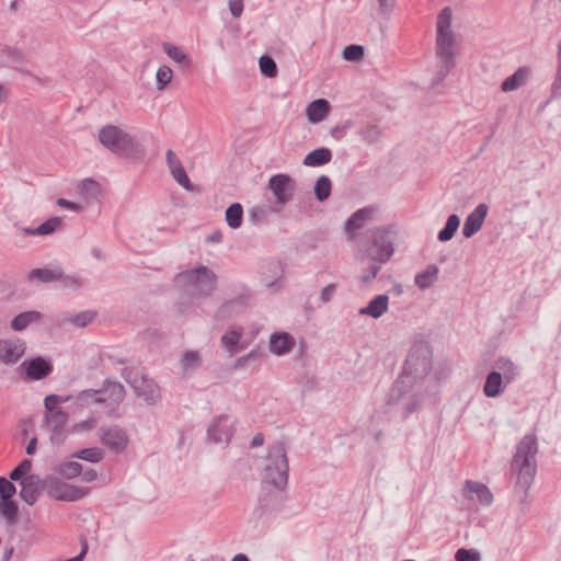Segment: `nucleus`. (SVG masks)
Segmentation results:
<instances>
[{"instance_id": "obj_1", "label": "nucleus", "mask_w": 561, "mask_h": 561, "mask_svg": "<svg viewBox=\"0 0 561 561\" xmlns=\"http://www.w3.org/2000/svg\"><path fill=\"white\" fill-rule=\"evenodd\" d=\"M433 353L428 343L417 341L411 346L401 374L387 393L389 405L398 404L414 385L425 379L432 370Z\"/></svg>"}, {"instance_id": "obj_2", "label": "nucleus", "mask_w": 561, "mask_h": 561, "mask_svg": "<svg viewBox=\"0 0 561 561\" xmlns=\"http://www.w3.org/2000/svg\"><path fill=\"white\" fill-rule=\"evenodd\" d=\"M368 236L370 244L365 249V256L371 263L362 271L360 280L364 284L373 280L379 273L381 265L387 263L394 253V231L390 226L370 229Z\"/></svg>"}, {"instance_id": "obj_3", "label": "nucleus", "mask_w": 561, "mask_h": 561, "mask_svg": "<svg viewBox=\"0 0 561 561\" xmlns=\"http://www.w3.org/2000/svg\"><path fill=\"white\" fill-rule=\"evenodd\" d=\"M538 443L535 435H526L522 438L513 456L511 469L517 473L516 486L526 492L533 484L537 466L536 455Z\"/></svg>"}, {"instance_id": "obj_4", "label": "nucleus", "mask_w": 561, "mask_h": 561, "mask_svg": "<svg viewBox=\"0 0 561 561\" xmlns=\"http://www.w3.org/2000/svg\"><path fill=\"white\" fill-rule=\"evenodd\" d=\"M100 142L110 151L122 158L142 159L144 146L133 136L117 126L106 125L99 131Z\"/></svg>"}, {"instance_id": "obj_5", "label": "nucleus", "mask_w": 561, "mask_h": 561, "mask_svg": "<svg viewBox=\"0 0 561 561\" xmlns=\"http://www.w3.org/2000/svg\"><path fill=\"white\" fill-rule=\"evenodd\" d=\"M268 463L264 469L262 489L284 490L288 482V459L284 443H277L268 451Z\"/></svg>"}, {"instance_id": "obj_6", "label": "nucleus", "mask_w": 561, "mask_h": 561, "mask_svg": "<svg viewBox=\"0 0 561 561\" xmlns=\"http://www.w3.org/2000/svg\"><path fill=\"white\" fill-rule=\"evenodd\" d=\"M175 279L192 288L195 295L208 297L216 290L218 276L208 266L199 264L178 273Z\"/></svg>"}, {"instance_id": "obj_7", "label": "nucleus", "mask_w": 561, "mask_h": 561, "mask_svg": "<svg viewBox=\"0 0 561 561\" xmlns=\"http://www.w3.org/2000/svg\"><path fill=\"white\" fill-rule=\"evenodd\" d=\"M121 375L135 390V393L144 398L148 405H154L161 400L160 388L153 379L129 368H124Z\"/></svg>"}, {"instance_id": "obj_8", "label": "nucleus", "mask_w": 561, "mask_h": 561, "mask_svg": "<svg viewBox=\"0 0 561 561\" xmlns=\"http://www.w3.org/2000/svg\"><path fill=\"white\" fill-rule=\"evenodd\" d=\"M44 490L51 500L60 502H77L90 492V488L71 485L53 474L44 478Z\"/></svg>"}, {"instance_id": "obj_9", "label": "nucleus", "mask_w": 561, "mask_h": 561, "mask_svg": "<svg viewBox=\"0 0 561 561\" xmlns=\"http://www.w3.org/2000/svg\"><path fill=\"white\" fill-rule=\"evenodd\" d=\"M267 187L274 195L275 203L284 206L293 199L295 181L286 173H277L270 178Z\"/></svg>"}, {"instance_id": "obj_10", "label": "nucleus", "mask_w": 561, "mask_h": 561, "mask_svg": "<svg viewBox=\"0 0 561 561\" xmlns=\"http://www.w3.org/2000/svg\"><path fill=\"white\" fill-rule=\"evenodd\" d=\"M100 403H108L111 407L108 415L118 417V405L124 400L126 391L124 386L115 380L105 379L102 388L99 389Z\"/></svg>"}, {"instance_id": "obj_11", "label": "nucleus", "mask_w": 561, "mask_h": 561, "mask_svg": "<svg viewBox=\"0 0 561 561\" xmlns=\"http://www.w3.org/2000/svg\"><path fill=\"white\" fill-rule=\"evenodd\" d=\"M21 368L26 380L36 381L47 378L53 373L54 365L49 358L38 355L25 358Z\"/></svg>"}, {"instance_id": "obj_12", "label": "nucleus", "mask_w": 561, "mask_h": 561, "mask_svg": "<svg viewBox=\"0 0 561 561\" xmlns=\"http://www.w3.org/2000/svg\"><path fill=\"white\" fill-rule=\"evenodd\" d=\"M100 438L102 444L116 454L124 451L128 445V435L118 425L100 427Z\"/></svg>"}, {"instance_id": "obj_13", "label": "nucleus", "mask_w": 561, "mask_h": 561, "mask_svg": "<svg viewBox=\"0 0 561 561\" xmlns=\"http://www.w3.org/2000/svg\"><path fill=\"white\" fill-rule=\"evenodd\" d=\"M234 433L233 423L229 416L221 414L217 416L207 428V438L215 443L229 444Z\"/></svg>"}, {"instance_id": "obj_14", "label": "nucleus", "mask_w": 561, "mask_h": 561, "mask_svg": "<svg viewBox=\"0 0 561 561\" xmlns=\"http://www.w3.org/2000/svg\"><path fill=\"white\" fill-rule=\"evenodd\" d=\"M456 35L455 33L436 34V56L439 64L456 66Z\"/></svg>"}, {"instance_id": "obj_15", "label": "nucleus", "mask_w": 561, "mask_h": 561, "mask_svg": "<svg viewBox=\"0 0 561 561\" xmlns=\"http://www.w3.org/2000/svg\"><path fill=\"white\" fill-rule=\"evenodd\" d=\"M26 344L22 339H0V360L16 363L25 353Z\"/></svg>"}, {"instance_id": "obj_16", "label": "nucleus", "mask_w": 561, "mask_h": 561, "mask_svg": "<svg viewBox=\"0 0 561 561\" xmlns=\"http://www.w3.org/2000/svg\"><path fill=\"white\" fill-rule=\"evenodd\" d=\"M489 206L485 203L479 204L465 219L462 234L469 239L480 231L488 216Z\"/></svg>"}, {"instance_id": "obj_17", "label": "nucleus", "mask_w": 561, "mask_h": 561, "mask_svg": "<svg viewBox=\"0 0 561 561\" xmlns=\"http://www.w3.org/2000/svg\"><path fill=\"white\" fill-rule=\"evenodd\" d=\"M462 495L467 500L477 499L483 506H489L493 502V494L490 489L478 481L466 480L462 489Z\"/></svg>"}, {"instance_id": "obj_18", "label": "nucleus", "mask_w": 561, "mask_h": 561, "mask_svg": "<svg viewBox=\"0 0 561 561\" xmlns=\"http://www.w3.org/2000/svg\"><path fill=\"white\" fill-rule=\"evenodd\" d=\"M22 489L20 491V497L27 504L34 505L38 499L39 491L44 490V478L42 479L38 474H31L26 481L20 483Z\"/></svg>"}, {"instance_id": "obj_19", "label": "nucleus", "mask_w": 561, "mask_h": 561, "mask_svg": "<svg viewBox=\"0 0 561 561\" xmlns=\"http://www.w3.org/2000/svg\"><path fill=\"white\" fill-rule=\"evenodd\" d=\"M294 346L295 339L287 332H274L270 336V351L277 356L290 353Z\"/></svg>"}, {"instance_id": "obj_20", "label": "nucleus", "mask_w": 561, "mask_h": 561, "mask_svg": "<svg viewBox=\"0 0 561 561\" xmlns=\"http://www.w3.org/2000/svg\"><path fill=\"white\" fill-rule=\"evenodd\" d=\"M283 491L278 489H262V494L259 497L261 508L264 512L280 511L285 501Z\"/></svg>"}, {"instance_id": "obj_21", "label": "nucleus", "mask_w": 561, "mask_h": 561, "mask_svg": "<svg viewBox=\"0 0 561 561\" xmlns=\"http://www.w3.org/2000/svg\"><path fill=\"white\" fill-rule=\"evenodd\" d=\"M506 386L501 371L492 368L485 377L483 393L488 398H497L504 392Z\"/></svg>"}, {"instance_id": "obj_22", "label": "nucleus", "mask_w": 561, "mask_h": 561, "mask_svg": "<svg viewBox=\"0 0 561 561\" xmlns=\"http://www.w3.org/2000/svg\"><path fill=\"white\" fill-rule=\"evenodd\" d=\"M373 208L363 207L354 211L345 221V231L350 237H354L355 232L362 229L366 221L370 218Z\"/></svg>"}, {"instance_id": "obj_23", "label": "nucleus", "mask_w": 561, "mask_h": 561, "mask_svg": "<svg viewBox=\"0 0 561 561\" xmlns=\"http://www.w3.org/2000/svg\"><path fill=\"white\" fill-rule=\"evenodd\" d=\"M388 295H377L367 304V306L359 309V314L370 316L374 319H378L388 310Z\"/></svg>"}, {"instance_id": "obj_24", "label": "nucleus", "mask_w": 561, "mask_h": 561, "mask_svg": "<svg viewBox=\"0 0 561 561\" xmlns=\"http://www.w3.org/2000/svg\"><path fill=\"white\" fill-rule=\"evenodd\" d=\"M330 108L331 105L328 100L317 99L310 102L306 108L307 119L313 124L320 123L328 116Z\"/></svg>"}, {"instance_id": "obj_25", "label": "nucleus", "mask_w": 561, "mask_h": 561, "mask_svg": "<svg viewBox=\"0 0 561 561\" xmlns=\"http://www.w3.org/2000/svg\"><path fill=\"white\" fill-rule=\"evenodd\" d=\"M44 314L36 310H28L16 314L10 322V328L14 332L25 330L30 324L41 322Z\"/></svg>"}, {"instance_id": "obj_26", "label": "nucleus", "mask_w": 561, "mask_h": 561, "mask_svg": "<svg viewBox=\"0 0 561 561\" xmlns=\"http://www.w3.org/2000/svg\"><path fill=\"white\" fill-rule=\"evenodd\" d=\"M493 369L501 371L505 385L513 382L519 375L518 367L507 357H499L493 363Z\"/></svg>"}, {"instance_id": "obj_27", "label": "nucleus", "mask_w": 561, "mask_h": 561, "mask_svg": "<svg viewBox=\"0 0 561 561\" xmlns=\"http://www.w3.org/2000/svg\"><path fill=\"white\" fill-rule=\"evenodd\" d=\"M59 278H62V268L61 267H55V268H47V267H37L31 270L28 273V279L30 280H38L41 283H50L59 280Z\"/></svg>"}, {"instance_id": "obj_28", "label": "nucleus", "mask_w": 561, "mask_h": 561, "mask_svg": "<svg viewBox=\"0 0 561 561\" xmlns=\"http://www.w3.org/2000/svg\"><path fill=\"white\" fill-rule=\"evenodd\" d=\"M332 160V151L327 147H320L310 151L304 158V165L306 167H322Z\"/></svg>"}, {"instance_id": "obj_29", "label": "nucleus", "mask_w": 561, "mask_h": 561, "mask_svg": "<svg viewBox=\"0 0 561 561\" xmlns=\"http://www.w3.org/2000/svg\"><path fill=\"white\" fill-rule=\"evenodd\" d=\"M164 54L173 61L179 64L183 69H190L192 67V59L187 54L183 51L181 47H178L171 43H163L162 45Z\"/></svg>"}, {"instance_id": "obj_30", "label": "nucleus", "mask_w": 561, "mask_h": 561, "mask_svg": "<svg viewBox=\"0 0 561 561\" xmlns=\"http://www.w3.org/2000/svg\"><path fill=\"white\" fill-rule=\"evenodd\" d=\"M78 192L88 203L94 202L99 199L101 185L95 180L88 178L81 181Z\"/></svg>"}, {"instance_id": "obj_31", "label": "nucleus", "mask_w": 561, "mask_h": 561, "mask_svg": "<svg viewBox=\"0 0 561 561\" xmlns=\"http://www.w3.org/2000/svg\"><path fill=\"white\" fill-rule=\"evenodd\" d=\"M528 75V69L525 67L518 68L513 75L508 76L506 79L503 80L501 84V90L503 92H511L514 90H517L519 87H522Z\"/></svg>"}, {"instance_id": "obj_32", "label": "nucleus", "mask_w": 561, "mask_h": 561, "mask_svg": "<svg viewBox=\"0 0 561 561\" xmlns=\"http://www.w3.org/2000/svg\"><path fill=\"white\" fill-rule=\"evenodd\" d=\"M438 272L439 270L435 264H430L424 271L415 275V285L422 290L431 287L437 279Z\"/></svg>"}, {"instance_id": "obj_33", "label": "nucleus", "mask_w": 561, "mask_h": 561, "mask_svg": "<svg viewBox=\"0 0 561 561\" xmlns=\"http://www.w3.org/2000/svg\"><path fill=\"white\" fill-rule=\"evenodd\" d=\"M54 472L66 480H72L82 472V465L78 461H62L54 467Z\"/></svg>"}, {"instance_id": "obj_34", "label": "nucleus", "mask_w": 561, "mask_h": 561, "mask_svg": "<svg viewBox=\"0 0 561 561\" xmlns=\"http://www.w3.org/2000/svg\"><path fill=\"white\" fill-rule=\"evenodd\" d=\"M460 226V217L456 214L448 216L445 226L438 231L437 239L440 242L451 240Z\"/></svg>"}, {"instance_id": "obj_35", "label": "nucleus", "mask_w": 561, "mask_h": 561, "mask_svg": "<svg viewBox=\"0 0 561 561\" xmlns=\"http://www.w3.org/2000/svg\"><path fill=\"white\" fill-rule=\"evenodd\" d=\"M227 225L231 229H238L243 221V207L240 203H232L225 211Z\"/></svg>"}, {"instance_id": "obj_36", "label": "nucleus", "mask_w": 561, "mask_h": 561, "mask_svg": "<svg viewBox=\"0 0 561 561\" xmlns=\"http://www.w3.org/2000/svg\"><path fill=\"white\" fill-rule=\"evenodd\" d=\"M316 199L320 203L327 201L332 192V182L328 175H320L313 187Z\"/></svg>"}, {"instance_id": "obj_37", "label": "nucleus", "mask_w": 561, "mask_h": 561, "mask_svg": "<svg viewBox=\"0 0 561 561\" xmlns=\"http://www.w3.org/2000/svg\"><path fill=\"white\" fill-rule=\"evenodd\" d=\"M32 461L27 458L20 461V463L12 469L9 474L10 480L15 482H24L31 476Z\"/></svg>"}, {"instance_id": "obj_38", "label": "nucleus", "mask_w": 561, "mask_h": 561, "mask_svg": "<svg viewBox=\"0 0 561 561\" xmlns=\"http://www.w3.org/2000/svg\"><path fill=\"white\" fill-rule=\"evenodd\" d=\"M19 514V505L15 501L0 500V515L8 524H14Z\"/></svg>"}, {"instance_id": "obj_39", "label": "nucleus", "mask_w": 561, "mask_h": 561, "mask_svg": "<svg viewBox=\"0 0 561 561\" xmlns=\"http://www.w3.org/2000/svg\"><path fill=\"white\" fill-rule=\"evenodd\" d=\"M72 458H78L92 463L100 462L104 458L103 449L99 447H89L80 449L71 455Z\"/></svg>"}, {"instance_id": "obj_40", "label": "nucleus", "mask_w": 561, "mask_h": 561, "mask_svg": "<svg viewBox=\"0 0 561 561\" xmlns=\"http://www.w3.org/2000/svg\"><path fill=\"white\" fill-rule=\"evenodd\" d=\"M69 419V414L62 410H54L51 412H45L44 422L47 426H66Z\"/></svg>"}, {"instance_id": "obj_41", "label": "nucleus", "mask_w": 561, "mask_h": 561, "mask_svg": "<svg viewBox=\"0 0 561 561\" xmlns=\"http://www.w3.org/2000/svg\"><path fill=\"white\" fill-rule=\"evenodd\" d=\"M451 20V9L449 7L444 8L437 16L436 34L454 33L450 31Z\"/></svg>"}, {"instance_id": "obj_42", "label": "nucleus", "mask_w": 561, "mask_h": 561, "mask_svg": "<svg viewBox=\"0 0 561 561\" xmlns=\"http://www.w3.org/2000/svg\"><path fill=\"white\" fill-rule=\"evenodd\" d=\"M261 73L266 78H273L277 75V65L270 55H262L259 59Z\"/></svg>"}, {"instance_id": "obj_43", "label": "nucleus", "mask_w": 561, "mask_h": 561, "mask_svg": "<svg viewBox=\"0 0 561 561\" xmlns=\"http://www.w3.org/2000/svg\"><path fill=\"white\" fill-rule=\"evenodd\" d=\"M173 72L169 66L162 65L158 68L156 73V84L158 91H163L171 82Z\"/></svg>"}, {"instance_id": "obj_44", "label": "nucleus", "mask_w": 561, "mask_h": 561, "mask_svg": "<svg viewBox=\"0 0 561 561\" xmlns=\"http://www.w3.org/2000/svg\"><path fill=\"white\" fill-rule=\"evenodd\" d=\"M201 365V358L197 351H186L181 359V366L184 371L194 370Z\"/></svg>"}, {"instance_id": "obj_45", "label": "nucleus", "mask_w": 561, "mask_h": 561, "mask_svg": "<svg viewBox=\"0 0 561 561\" xmlns=\"http://www.w3.org/2000/svg\"><path fill=\"white\" fill-rule=\"evenodd\" d=\"M173 179L180 184L183 188H185L188 192H195L196 186L191 182L185 169L182 167L176 168L173 171H170Z\"/></svg>"}, {"instance_id": "obj_46", "label": "nucleus", "mask_w": 561, "mask_h": 561, "mask_svg": "<svg viewBox=\"0 0 561 561\" xmlns=\"http://www.w3.org/2000/svg\"><path fill=\"white\" fill-rule=\"evenodd\" d=\"M365 49L362 45L351 44L344 47L342 57L347 61H359L364 57Z\"/></svg>"}, {"instance_id": "obj_47", "label": "nucleus", "mask_w": 561, "mask_h": 561, "mask_svg": "<svg viewBox=\"0 0 561 561\" xmlns=\"http://www.w3.org/2000/svg\"><path fill=\"white\" fill-rule=\"evenodd\" d=\"M76 400L81 405H88L91 403H100L99 389H85V390L79 391L76 396Z\"/></svg>"}, {"instance_id": "obj_48", "label": "nucleus", "mask_w": 561, "mask_h": 561, "mask_svg": "<svg viewBox=\"0 0 561 561\" xmlns=\"http://www.w3.org/2000/svg\"><path fill=\"white\" fill-rule=\"evenodd\" d=\"M60 224L61 219L59 217H50L36 227V232H38L39 236L50 234L56 231Z\"/></svg>"}, {"instance_id": "obj_49", "label": "nucleus", "mask_w": 561, "mask_h": 561, "mask_svg": "<svg viewBox=\"0 0 561 561\" xmlns=\"http://www.w3.org/2000/svg\"><path fill=\"white\" fill-rule=\"evenodd\" d=\"M96 312L94 311H82L79 312L70 318V322L75 324L76 327L83 328L87 327L89 323L93 321L95 318Z\"/></svg>"}, {"instance_id": "obj_50", "label": "nucleus", "mask_w": 561, "mask_h": 561, "mask_svg": "<svg viewBox=\"0 0 561 561\" xmlns=\"http://www.w3.org/2000/svg\"><path fill=\"white\" fill-rule=\"evenodd\" d=\"M71 399V396L61 397L58 394H48L44 399V407L46 412H51L54 410H58V404L62 402H67Z\"/></svg>"}, {"instance_id": "obj_51", "label": "nucleus", "mask_w": 561, "mask_h": 561, "mask_svg": "<svg viewBox=\"0 0 561 561\" xmlns=\"http://www.w3.org/2000/svg\"><path fill=\"white\" fill-rule=\"evenodd\" d=\"M422 403V396L415 393L410 397L409 401L403 407V419H408L411 414L416 412Z\"/></svg>"}, {"instance_id": "obj_52", "label": "nucleus", "mask_w": 561, "mask_h": 561, "mask_svg": "<svg viewBox=\"0 0 561 561\" xmlns=\"http://www.w3.org/2000/svg\"><path fill=\"white\" fill-rule=\"evenodd\" d=\"M456 561H480V552L474 549L459 548L455 553Z\"/></svg>"}, {"instance_id": "obj_53", "label": "nucleus", "mask_w": 561, "mask_h": 561, "mask_svg": "<svg viewBox=\"0 0 561 561\" xmlns=\"http://www.w3.org/2000/svg\"><path fill=\"white\" fill-rule=\"evenodd\" d=\"M380 134H381L380 128L377 125H373V124L367 125L360 131L362 139L368 144L376 142L378 140V138L380 137Z\"/></svg>"}, {"instance_id": "obj_54", "label": "nucleus", "mask_w": 561, "mask_h": 561, "mask_svg": "<svg viewBox=\"0 0 561 561\" xmlns=\"http://www.w3.org/2000/svg\"><path fill=\"white\" fill-rule=\"evenodd\" d=\"M16 492L15 485L12 483V480L7 479L5 477H0V500H9Z\"/></svg>"}, {"instance_id": "obj_55", "label": "nucleus", "mask_w": 561, "mask_h": 561, "mask_svg": "<svg viewBox=\"0 0 561 561\" xmlns=\"http://www.w3.org/2000/svg\"><path fill=\"white\" fill-rule=\"evenodd\" d=\"M240 337H241V333L236 332V331H231L229 333H225L221 336V343H222L224 346L227 347V350L230 353H234L236 350H237V345L239 343Z\"/></svg>"}, {"instance_id": "obj_56", "label": "nucleus", "mask_w": 561, "mask_h": 561, "mask_svg": "<svg viewBox=\"0 0 561 561\" xmlns=\"http://www.w3.org/2000/svg\"><path fill=\"white\" fill-rule=\"evenodd\" d=\"M62 282L65 288H70L73 290H78L83 287L84 282L77 275H65L62 273V278H59Z\"/></svg>"}, {"instance_id": "obj_57", "label": "nucleus", "mask_w": 561, "mask_h": 561, "mask_svg": "<svg viewBox=\"0 0 561 561\" xmlns=\"http://www.w3.org/2000/svg\"><path fill=\"white\" fill-rule=\"evenodd\" d=\"M455 66H449V64H439V69L432 78V87H436L442 83L447 75L454 69Z\"/></svg>"}, {"instance_id": "obj_58", "label": "nucleus", "mask_w": 561, "mask_h": 561, "mask_svg": "<svg viewBox=\"0 0 561 561\" xmlns=\"http://www.w3.org/2000/svg\"><path fill=\"white\" fill-rule=\"evenodd\" d=\"M67 437L65 426H50V442L54 445H60Z\"/></svg>"}, {"instance_id": "obj_59", "label": "nucleus", "mask_w": 561, "mask_h": 561, "mask_svg": "<svg viewBox=\"0 0 561 561\" xmlns=\"http://www.w3.org/2000/svg\"><path fill=\"white\" fill-rule=\"evenodd\" d=\"M1 51L10 61L18 62V64H21L24 61L23 54L20 50L15 49L11 46H3Z\"/></svg>"}, {"instance_id": "obj_60", "label": "nucleus", "mask_w": 561, "mask_h": 561, "mask_svg": "<svg viewBox=\"0 0 561 561\" xmlns=\"http://www.w3.org/2000/svg\"><path fill=\"white\" fill-rule=\"evenodd\" d=\"M267 210L262 206L253 207L249 213V219L253 224L263 222L266 220Z\"/></svg>"}, {"instance_id": "obj_61", "label": "nucleus", "mask_w": 561, "mask_h": 561, "mask_svg": "<svg viewBox=\"0 0 561 561\" xmlns=\"http://www.w3.org/2000/svg\"><path fill=\"white\" fill-rule=\"evenodd\" d=\"M551 96L554 99L561 98V59H558L557 73L551 85Z\"/></svg>"}, {"instance_id": "obj_62", "label": "nucleus", "mask_w": 561, "mask_h": 561, "mask_svg": "<svg viewBox=\"0 0 561 561\" xmlns=\"http://www.w3.org/2000/svg\"><path fill=\"white\" fill-rule=\"evenodd\" d=\"M336 291V285L335 284H329L327 285L320 293V301L321 302H329L332 300Z\"/></svg>"}, {"instance_id": "obj_63", "label": "nucleus", "mask_w": 561, "mask_h": 561, "mask_svg": "<svg viewBox=\"0 0 561 561\" xmlns=\"http://www.w3.org/2000/svg\"><path fill=\"white\" fill-rule=\"evenodd\" d=\"M167 164L170 171L175 170L176 168L182 167L180 159L175 156V153L169 149L165 153Z\"/></svg>"}, {"instance_id": "obj_64", "label": "nucleus", "mask_w": 561, "mask_h": 561, "mask_svg": "<svg viewBox=\"0 0 561 561\" xmlns=\"http://www.w3.org/2000/svg\"><path fill=\"white\" fill-rule=\"evenodd\" d=\"M57 205L60 206V207L70 209V210H75V211H79V210L82 209V206L80 204L71 202V201H68V199L62 198V197L57 199Z\"/></svg>"}]
</instances>
